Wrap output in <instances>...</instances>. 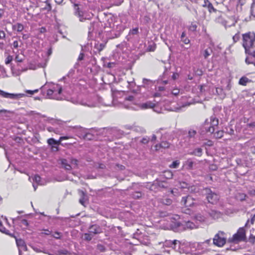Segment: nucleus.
I'll list each match as a JSON object with an SVG mask.
<instances>
[{
  "label": "nucleus",
  "instance_id": "ea45409f",
  "mask_svg": "<svg viewBox=\"0 0 255 255\" xmlns=\"http://www.w3.org/2000/svg\"><path fill=\"white\" fill-rule=\"evenodd\" d=\"M142 196V194L140 192H135L133 194V197L135 199L140 198Z\"/></svg>",
  "mask_w": 255,
  "mask_h": 255
},
{
  "label": "nucleus",
  "instance_id": "49530a36",
  "mask_svg": "<svg viewBox=\"0 0 255 255\" xmlns=\"http://www.w3.org/2000/svg\"><path fill=\"white\" fill-rule=\"evenodd\" d=\"M6 230V229L2 225L1 221H0V231L3 233H5Z\"/></svg>",
  "mask_w": 255,
  "mask_h": 255
},
{
  "label": "nucleus",
  "instance_id": "58836bf2",
  "mask_svg": "<svg viewBox=\"0 0 255 255\" xmlns=\"http://www.w3.org/2000/svg\"><path fill=\"white\" fill-rule=\"evenodd\" d=\"M33 181L36 182L38 184H40V177L38 175H35L33 178H32Z\"/></svg>",
  "mask_w": 255,
  "mask_h": 255
},
{
  "label": "nucleus",
  "instance_id": "69168bd1",
  "mask_svg": "<svg viewBox=\"0 0 255 255\" xmlns=\"http://www.w3.org/2000/svg\"><path fill=\"white\" fill-rule=\"evenodd\" d=\"M10 113V112L7 111L6 110H0V113Z\"/></svg>",
  "mask_w": 255,
  "mask_h": 255
},
{
  "label": "nucleus",
  "instance_id": "a19ab883",
  "mask_svg": "<svg viewBox=\"0 0 255 255\" xmlns=\"http://www.w3.org/2000/svg\"><path fill=\"white\" fill-rule=\"evenodd\" d=\"M68 253V251L66 250H61L59 251L56 255H67Z\"/></svg>",
  "mask_w": 255,
  "mask_h": 255
},
{
  "label": "nucleus",
  "instance_id": "bf43d9fd",
  "mask_svg": "<svg viewBox=\"0 0 255 255\" xmlns=\"http://www.w3.org/2000/svg\"><path fill=\"white\" fill-rule=\"evenodd\" d=\"M13 46L14 48H16L18 47V43L17 41H14L13 43Z\"/></svg>",
  "mask_w": 255,
  "mask_h": 255
},
{
  "label": "nucleus",
  "instance_id": "b1692460",
  "mask_svg": "<svg viewBox=\"0 0 255 255\" xmlns=\"http://www.w3.org/2000/svg\"><path fill=\"white\" fill-rule=\"evenodd\" d=\"M19 225L21 227L24 229H26L28 226V223L27 220L25 219H22L19 223Z\"/></svg>",
  "mask_w": 255,
  "mask_h": 255
},
{
  "label": "nucleus",
  "instance_id": "c756f323",
  "mask_svg": "<svg viewBox=\"0 0 255 255\" xmlns=\"http://www.w3.org/2000/svg\"><path fill=\"white\" fill-rule=\"evenodd\" d=\"M202 149L198 148L196 149L191 154H194L197 156H201L202 153Z\"/></svg>",
  "mask_w": 255,
  "mask_h": 255
},
{
  "label": "nucleus",
  "instance_id": "5fc2aeb1",
  "mask_svg": "<svg viewBox=\"0 0 255 255\" xmlns=\"http://www.w3.org/2000/svg\"><path fill=\"white\" fill-rule=\"evenodd\" d=\"M70 137L69 136H61L60 137L59 140L60 141V143L61 142V141L64 139H68L69 138H70Z\"/></svg>",
  "mask_w": 255,
  "mask_h": 255
},
{
  "label": "nucleus",
  "instance_id": "f3484780",
  "mask_svg": "<svg viewBox=\"0 0 255 255\" xmlns=\"http://www.w3.org/2000/svg\"><path fill=\"white\" fill-rule=\"evenodd\" d=\"M210 215L214 219H217L221 216V213L215 210H211L209 213Z\"/></svg>",
  "mask_w": 255,
  "mask_h": 255
},
{
  "label": "nucleus",
  "instance_id": "6ab92c4d",
  "mask_svg": "<svg viewBox=\"0 0 255 255\" xmlns=\"http://www.w3.org/2000/svg\"><path fill=\"white\" fill-rule=\"evenodd\" d=\"M47 143L49 145L53 146L54 145H58L60 144L59 140H56L53 138H49L47 140Z\"/></svg>",
  "mask_w": 255,
  "mask_h": 255
},
{
  "label": "nucleus",
  "instance_id": "9d476101",
  "mask_svg": "<svg viewBox=\"0 0 255 255\" xmlns=\"http://www.w3.org/2000/svg\"><path fill=\"white\" fill-rule=\"evenodd\" d=\"M78 193H79V196L80 197V198L79 199V203L81 205H82L83 206H85V203L88 200L87 196L86 193H85L82 190H78Z\"/></svg>",
  "mask_w": 255,
  "mask_h": 255
},
{
  "label": "nucleus",
  "instance_id": "ddd939ff",
  "mask_svg": "<svg viewBox=\"0 0 255 255\" xmlns=\"http://www.w3.org/2000/svg\"><path fill=\"white\" fill-rule=\"evenodd\" d=\"M169 147V143L166 141H163L161 142L160 144H156L155 146V148L156 150H159L161 148H167Z\"/></svg>",
  "mask_w": 255,
  "mask_h": 255
},
{
  "label": "nucleus",
  "instance_id": "f257e3e1",
  "mask_svg": "<svg viewBox=\"0 0 255 255\" xmlns=\"http://www.w3.org/2000/svg\"><path fill=\"white\" fill-rule=\"evenodd\" d=\"M242 45L245 49V52L252 54L255 50V33L248 32L242 35Z\"/></svg>",
  "mask_w": 255,
  "mask_h": 255
},
{
  "label": "nucleus",
  "instance_id": "79ce46f5",
  "mask_svg": "<svg viewBox=\"0 0 255 255\" xmlns=\"http://www.w3.org/2000/svg\"><path fill=\"white\" fill-rule=\"evenodd\" d=\"M71 163L72 166H74V167H75L78 164V160L75 159H72L71 161Z\"/></svg>",
  "mask_w": 255,
  "mask_h": 255
},
{
  "label": "nucleus",
  "instance_id": "e2e57ef3",
  "mask_svg": "<svg viewBox=\"0 0 255 255\" xmlns=\"http://www.w3.org/2000/svg\"><path fill=\"white\" fill-rule=\"evenodd\" d=\"M42 234H44L45 235H49L50 234V231H49L48 230H44V232L42 233Z\"/></svg>",
  "mask_w": 255,
  "mask_h": 255
},
{
  "label": "nucleus",
  "instance_id": "dca6fc26",
  "mask_svg": "<svg viewBox=\"0 0 255 255\" xmlns=\"http://www.w3.org/2000/svg\"><path fill=\"white\" fill-rule=\"evenodd\" d=\"M61 164L62 166L66 170H69L72 168V166L68 163L66 159H62Z\"/></svg>",
  "mask_w": 255,
  "mask_h": 255
},
{
  "label": "nucleus",
  "instance_id": "20e7f679",
  "mask_svg": "<svg viewBox=\"0 0 255 255\" xmlns=\"http://www.w3.org/2000/svg\"><path fill=\"white\" fill-rule=\"evenodd\" d=\"M53 87L51 89H50L47 91V97L49 99L59 100V98L56 96V94H54L55 92L57 90L58 94H60L62 91V88L61 86L58 85H56V86L54 84H51Z\"/></svg>",
  "mask_w": 255,
  "mask_h": 255
},
{
  "label": "nucleus",
  "instance_id": "c03bdc74",
  "mask_svg": "<svg viewBox=\"0 0 255 255\" xmlns=\"http://www.w3.org/2000/svg\"><path fill=\"white\" fill-rule=\"evenodd\" d=\"M97 248L101 252H104L105 250V247L102 245H98Z\"/></svg>",
  "mask_w": 255,
  "mask_h": 255
},
{
  "label": "nucleus",
  "instance_id": "1a4fd4ad",
  "mask_svg": "<svg viewBox=\"0 0 255 255\" xmlns=\"http://www.w3.org/2000/svg\"><path fill=\"white\" fill-rule=\"evenodd\" d=\"M181 202L186 207H190L194 204L192 198L189 196L183 197Z\"/></svg>",
  "mask_w": 255,
  "mask_h": 255
},
{
  "label": "nucleus",
  "instance_id": "72a5a7b5",
  "mask_svg": "<svg viewBox=\"0 0 255 255\" xmlns=\"http://www.w3.org/2000/svg\"><path fill=\"white\" fill-rule=\"evenodd\" d=\"M196 218L197 220L200 222H203L205 221V217L200 214H198L196 216Z\"/></svg>",
  "mask_w": 255,
  "mask_h": 255
},
{
  "label": "nucleus",
  "instance_id": "aec40b11",
  "mask_svg": "<svg viewBox=\"0 0 255 255\" xmlns=\"http://www.w3.org/2000/svg\"><path fill=\"white\" fill-rule=\"evenodd\" d=\"M184 226L186 229L191 230L196 228L195 225L194 223L189 221L186 222Z\"/></svg>",
  "mask_w": 255,
  "mask_h": 255
},
{
  "label": "nucleus",
  "instance_id": "6e6d98bb",
  "mask_svg": "<svg viewBox=\"0 0 255 255\" xmlns=\"http://www.w3.org/2000/svg\"><path fill=\"white\" fill-rule=\"evenodd\" d=\"M5 37V33L3 31H0V38L3 39Z\"/></svg>",
  "mask_w": 255,
  "mask_h": 255
},
{
  "label": "nucleus",
  "instance_id": "f8f14e48",
  "mask_svg": "<svg viewBox=\"0 0 255 255\" xmlns=\"http://www.w3.org/2000/svg\"><path fill=\"white\" fill-rule=\"evenodd\" d=\"M89 232L94 235L99 234L101 232L100 228L97 225H92L89 228Z\"/></svg>",
  "mask_w": 255,
  "mask_h": 255
},
{
  "label": "nucleus",
  "instance_id": "4be33fe9",
  "mask_svg": "<svg viewBox=\"0 0 255 255\" xmlns=\"http://www.w3.org/2000/svg\"><path fill=\"white\" fill-rule=\"evenodd\" d=\"M13 29L16 30L18 32H21L23 30L24 27L23 25L20 23H17L13 26Z\"/></svg>",
  "mask_w": 255,
  "mask_h": 255
},
{
  "label": "nucleus",
  "instance_id": "9b49d317",
  "mask_svg": "<svg viewBox=\"0 0 255 255\" xmlns=\"http://www.w3.org/2000/svg\"><path fill=\"white\" fill-rule=\"evenodd\" d=\"M165 182L163 181H155L154 183L151 185L150 189L151 190H155L156 187L160 188H165Z\"/></svg>",
  "mask_w": 255,
  "mask_h": 255
},
{
  "label": "nucleus",
  "instance_id": "680f3d73",
  "mask_svg": "<svg viewBox=\"0 0 255 255\" xmlns=\"http://www.w3.org/2000/svg\"><path fill=\"white\" fill-rule=\"evenodd\" d=\"M47 130L49 132H55V129L53 128H51V127L48 128Z\"/></svg>",
  "mask_w": 255,
  "mask_h": 255
},
{
  "label": "nucleus",
  "instance_id": "a211bd4d",
  "mask_svg": "<svg viewBox=\"0 0 255 255\" xmlns=\"http://www.w3.org/2000/svg\"><path fill=\"white\" fill-rule=\"evenodd\" d=\"M76 15L79 17V20L81 22H83L85 20L87 19L86 17H84L83 12L78 10L76 12Z\"/></svg>",
  "mask_w": 255,
  "mask_h": 255
},
{
  "label": "nucleus",
  "instance_id": "052dcab7",
  "mask_svg": "<svg viewBox=\"0 0 255 255\" xmlns=\"http://www.w3.org/2000/svg\"><path fill=\"white\" fill-rule=\"evenodd\" d=\"M105 45L104 44H100V47L98 48V49L99 51H101L104 48Z\"/></svg>",
  "mask_w": 255,
  "mask_h": 255
},
{
  "label": "nucleus",
  "instance_id": "2f4dec72",
  "mask_svg": "<svg viewBox=\"0 0 255 255\" xmlns=\"http://www.w3.org/2000/svg\"><path fill=\"white\" fill-rule=\"evenodd\" d=\"M248 241L252 244H254L255 243V236L251 234L250 236Z\"/></svg>",
  "mask_w": 255,
  "mask_h": 255
},
{
  "label": "nucleus",
  "instance_id": "c9c22d12",
  "mask_svg": "<svg viewBox=\"0 0 255 255\" xmlns=\"http://www.w3.org/2000/svg\"><path fill=\"white\" fill-rule=\"evenodd\" d=\"M240 37L239 34H236L235 35H234L233 37L234 43H236L240 39Z\"/></svg>",
  "mask_w": 255,
  "mask_h": 255
},
{
  "label": "nucleus",
  "instance_id": "7ed1b4c3",
  "mask_svg": "<svg viewBox=\"0 0 255 255\" xmlns=\"http://www.w3.org/2000/svg\"><path fill=\"white\" fill-rule=\"evenodd\" d=\"M218 124V119L214 116H212L209 119L206 120L204 126L208 132L213 133L215 131V127H217Z\"/></svg>",
  "mask_w": 255,
  "mask_h": 255
},
{
  "label": "nucleus",
  "instance_id": "e433bc0d",
  "mask_svg": "<svg viewBox=\"0 0 255 255\" xmlns=\"http://www.w3.org/2000/svg\"><path fill=\"white\" fill-rule=\"evenodd\" d=\"M13 59V57L12 56H10V55H8L6 58V60H5V64H9L12 60Z\"/></svg>",
  "mask_w": 255,
  "mask_h": 255
},
{
  "label": "nucleus",
  "instance_id": "39448f33",
  "mask_svg": "<svg viewBox=\"0 0 255 255\" xmlns=\"http://www.w3.org/2000/svg\"><path fill=\"white\" fill-rule=\"evenodd\" d=\"M226 242V239L224 237V233L223 232H219L213 239L214 244L219 247H223Z\"/></svg>",
  "mask_w": 255,
  "mask_h": 255
},
{
  "label": "nucleus",
  "instance_id": "4c0bfd02",
  "mask_svg": "<svg viewBox=\"0 0 255 255\" xmlns=\"http://www.w3.org/2000/svg\"><path fill=\"white\" fill-rule=\"evenodd\" d=\"M15 61L18 62H21L23 60V56H20L19 55H17L15 58Z\"/></svg>",
  "mask_w": 255,
  "mask_h": 255
},
{
  "label": "nucleus",
  "instance_id": "13d9d810",
  "mask_svg": "<svg viewBox=\"0 0 255 255\" xmlns=\"http://www.w3.org/2000/svg\"><path fill=\"white\" fill-rule=\"evenodd\" d=\"M52 236L56 238V239H60V234L59 233H55L54 235H52Z\"/></svg>",
  "mask_w": 255,
  "mask_h": 255
},
{
  "label": "nucleus",
  "instance_id": "a878e982",
  "mask_svg": "<svg viewBox=\"0 0 255 255\" xmlns=\"http://www.w3.org/2000/svg\"><path fill=\"white\" fill-rule=\"evenodd\" d=\"M223 134H224L223 131L219 130V131H217L216 133H215L214 136L217 138H220L223 136Z\"/></svg>",
  "mask_w": 255,
  "mask_h": 255
},
{
  "label": "nucleus",
  "instance_id": "423d86ee",
  "mask_svg": "<svg viewBox=\"0 0 255 255\" xmlns=\"http://www.w3.org/2000/svg\"><path fill=\"white\" fill-rule=\"evenodd\" d=\"M206 198L209 203L212 204L216 203L219 199V196L216 193L212 192L209 188L204 189Z\"/></svg>",
  "mask_w": 255,
  "mask_h": 255
},
{
  "label": "nucleus",
  "instance_id": "338daca9",
  "mask_svg": "<svg viewBox=\"0 0 255 255\" xmlns=\"http://www.w3.org/2000/svg\"><path fill=\"white\" fill-rule=\"evenodd\" d=\"M255 218V215L254 216V217L252 218V219L251 220V222L252 224H254Z\"/></svg>",
  "mask_w": 255,
  "mask_h": 255
},
{
  "label": "nucleus",
  "instance_id": "0e129e2a",
  "mask_svg": "<svg viewBox=\"0 0 255 255\" xmlns=\"http://www.w3.org/2000/svg\"><path fill=\"white\" fill-rule=\"evenodd\" d=\"M177 243H180V242L179 241H178V240H174L172 242V244L174 245H176Z\"/></svg>",
  "mask_w": 255,
  "mask_h": 255
},
{
  "label": "nucleus",
  "instance_id": "a18cd8bd",
  "mask_svg": "<svg viewBox=\"0 0 255 255\" xmlns=\"http://www.w3.org/2000/svg\"><path fill=\"white\" fill-rule=\"evenodd\" d=\"M138 33V28H135L132 29L129 32L130 34H136Z\"/></svg>",
  "mask_w": 255,
  "mask_h": 255
},
{
  "label": "nucleus",
  "instance_id": "de8ad7c7",
  "mask_svg": "<svg viewBox=\"0 0 255 255\" xmlns=\"http://www.w3.org/2000/svg\"><path fill=\"white\" fill-rule=\"evenodd\" d=\"M179 93V90L178 89H174L172 91V94L175 96L178 95Z\"/></svg>",
  "mask_w": 255,
  "mask_h": 255
},
{
  "label": "nucleus",
  "instance_id": "864d4df0",
  "mask_svg": "<svg viewBox=\"0 0 255 255\" xmlns=\"http://www.w3.org/2000/svg\"><path fill=\"white\" fill-rule=\"evenodd\" d=\"M84 54L83 53H81L79 55L78 60V61L82 60L84 58Z\"/></svg>",
  "mask_w": 255,
  "mask_h": 255
},
{
  "label": "nucleus",
  "instance_id": "6e6552de",
  "mask_svg": "<svg viewBox=\"0 0 255 255\" xmlns=\"http://www.w3.org/2000/svg\"><path fill=\"white\" fill-rule=\"evenodd\" d=\"M16 243L19 249V255H21L22 251H26L27 250V247L24 241L21 239H16Z\"/></svg>",
  "mask_w": 255,
  "mask_h": 255
},
{
  "label": "nucleus",
  "instance_id": "7c9ffc66",
  "mask_svg": "<svg viewBox=\"0 0 255 255\" xmlns=\"http://www.w3.org/2000/svg\"><path fill=\"white\" fill-rule=\"evenodd\" d=\"M186 164L187 166V168L189 170H190V169H192V168H193V162L190 160H188L186 162Z\"/></svg>",
  "mask_w": 255,
  "mask_h": 255
},
{
  "label": "nucleus",
  "instance_id": "8fccbe9b",
  "mask_svg": "<svg viewBox=\"0 0 255 255\" xmlns=\"http://www.w3.org/2000/svg\"><path fill=\"white\" fill-rule=\"evenodd\" d=\"M181 188H185L187 187V184L185 182L179 183Z\"/></svg>",
  "mask_w": 255,
  "mask_h": 255
},
{
  "label": "nucleus",
  "instance_id": "c85d7f7f",
  "mask_svg": "<svg viewBox=\"0 0 255 255\" xmlns=\"http://www.w3.org/2000/svg\"><path fill=\"white\" fill-rule=\"evenodd\" d=\"M164 176L166 178L170 179L172 177L173 174L171 171H167L164 172Z\"/></svg>",
  "mask_w": 255,
  "mask_h": 255
},
{
  "label": "nucleus",
  "instance_id": "f704fd0d",
  "mask_svg": "<svg viewBox=\"0 0 255 255\" xmlns=\"http://www.w3.org/2000/svg\"><path fill=\"white\" fill-rule=\"evenodd\" d=\"M251 14L255 17V2H253L251 6Z\"/></svg>",
  "mask_w": 255,
  "mask_h": 255
},
{
  "label": "nucleus",
  "instance_id": "2eb2a0df",
  "mask_svg": "<svg viewBox=\"0 0 255 255\" xmlns=\"http://www.w3.org/2000/svg\"><path fill=\"white\" fill-rule=\"evenodd\" d=\"M212 53V49L210 47L206 49L205 50L201 52V54L203 55L204 58L205 59H207L208 58V57L211 55Z\"/></svg>",
  "mask_w": 255,
  "mask_h": 255
},
{
  "label": "nucleus",
  "instance_id": "3c124183",
  "mask_svg": "<svg viewBox=\"0 0 255 255\" xmlns=\"http://www.w3.org/2000/svg\"><path fill=\"white\" fill-rule=\"evenodd\" d=\"M189 105H190L189 103L186 104L185 105H183L181 107L177 108L174 111L176 112H178L179 110H181L182 107H185L186 106H189Z\"/></svg>",
  "mask_w": 255,
  "mask_h": 255
},
{
  "label": "nucleus",
  "instance_id": "412c9836",
  "mask_svg": "<svg viewBox=\"0 0 255 255\" xmlns=\"http://www.w3.org/2000/svg\"><path fill=\"white\" fill-rule=\"evenodd\" d=\"M250 81L251 80H250L248 78L243 77L240 79L239 84L241 85L245 86L248 83L250 82Z\"/></svg>",
  "mask_w": 255,
  "mask_h": 255
},
{
  "label": "nucleus",
  "instance_id": "774afa93",
  "mask_svg": "<svg viewBox=\"0 0 255 255\" xmlns=\"http://www.w3.org/2000/svg\"><path fill=\"white\" fill-rule=\"evenodd\" d=\"M231 88V86L230 84L229 83L228 85H227V87H226V89L228 90H230Z\"/></svg>",
  "mask_w": 255,
  "mask_h": 255
},
{
  "label": "nucleus",
  "instance_id": "4468645a",
  "mask_svg": "<svg viewBox=\"0 0 255 255\" xmlns=\"http://www.w3.org/2000/svg\"><path fill=\"white\" fill-rule=\"evenodd\" d=\"M155 105L151 102H147L140 105V107L142 109H146L149 108H153Z\"/></svg>",
  "mask_w": 255,
  "mask_h": 255
},
{
  "label": "nucleus",
  "instance_id": "4d7b16f0",
  "mask_svg": "<svg viewBox=\"0 0 255 255\" xmlns=\"http://www.w3.org/2000/svg\"><path fill=\"white\" fill-rule=\"evenodd\" d=\"M196 28L197 26L196 24H192L190 27V29L194 31L196 30Z\"/></svg>",
  "mask_w": 255,
  "mask_h": 255
},
{
  "label": "nucleus",
  "instance_id": "09e8293b",
  "mask_svg": "<svg viewBox=\"0 0 255 255\" xmlns=\"http://www.w3.org/2000/svg\"><path fill=\"white\" fill-rule=\"evenodd\" d=\"M38 92V89H36V90H26V93H28V94H30L31 95H32L34 93H37Z\"/></svg>",
  "mask_w": 255,
  "mask_h": 255
},
{
  "label": "nucleus",
  "instance_id": "0eeeda50",
  "mask_svg": "<svg viewBox=\"0 0 255 255\" xmlns=\"http://www.w3.org/2000/svg\"><path fill=\"white\" fill-rule=\"evenodd\" d=\"M24 96V94H12L0 90V96L4 98L17 100Z\"/></svg>",
  "mask_w": 255,
  "mask_h": 255
},
{
  "label": "nucleus",
  "instance_id": "37998d69",
  "mask_svg": "<svg viewBox=\"0 0 255 255\" xmlns=\"http://www.w3.org/2000/svg\"><path fill=\"white\" fill-rule=\"evenodd\" d=\"M196 133V132L194 130H189V133H189V136L190 137H193V136H194L195 135Z\"/></svg>",
  "mask_w": 255,
  "mask_h": 255
},
{
  "label": "nucleus",
  "instance_id": "473e14b6",
  "mask_svg": "<svg viewBox=\"0 0 255 255\" xmlns=\"http://www.w3.org/2000/svg\"><path fill=\"white\" fill-rule=\"evenodd\" d=\"M162 202L164 204L169 205L172 203V200L170 199L166 198V199H162Z\"/></svg>",
  "mask_w": 255,
  "mask_h": 255
},
{
  "label": "nucleus",
  "instance_id": "cd10ccee",
  "mask_svg": "<svg viewBox=\"0 0 255 255\" xmlns=\"http://www.w3.org/2000/svg\"><path fill=\"white\" fill-rule=\"evenodd\" d=\"M180 164V162L178 160H176L173 161L172 163L170 165L169 167L172 168H176L178 167Z\"/></svg>",
  "mask_w": 255,
  "mask_h": 255
},
{
  "label": "nucleus",
  "instance_id": "603ef678",
  "mask_svg": "<svg viewBox=\"0 0 255 255\" xmlns=\"http://www.w3.org/2000/svg\"><path fill=\"white\" fill-rule=\"evenodd\" d=\"M149 141V138H147V137H144L142 138V140H141V142L143 143H147Z\"/></svg>",
  "mask_w": 255,
  "mask_h": 255
},
{
  "label": "nucleus",
  "instance_id": "393cba45",
  "mask_svg": "<svg viewBox=\"0 0 255 255\" xmlns=\"http://www.w3.org/2000/svg\"><path fill=\"white\" fill-rule=\"evenodd\" d=\"M216 92L219 95H220L222 98H224L225 97V94L224 93L223 89L222 88H217Z\"/></svg>",
  "mask_w": 255,
  "mask_h": 255
},
{
  "label": "nucleus",
  "instance_id": "5701e85b",
  "mask_svg": "<svg viewBox=\"0 0 255 255\" xmlns=\"http://www.w3.org/2000/svg\"><path fill=\"white\" fill-rule=\"evenodd\" d=\"M181 41L185 44H187L190 42L189 39L186 37V33L185 32H183L181 36Z\"/></svg>",
  "mask_w": 255,
  "mask_h": 255
},
{
  "label": "nucleus",
  "instance_id": "bb28decb",
  "mask_svg": "<svg viewBox=\"0 0 255 255\" xmlns=\"http://www.w3.org/2000/svg\"><path fill=\"white\" fill-rule=\"evenodd\" d=\"M83 238L86 241H91L93 238V236L91 234L85 233L83 235Z\"/></svg>",
  "mask_w": 255,
  "mask_h": 255
},
{
  "label": "nucleus",
  "instance_id": "f03ea898",
  "mask_svg": "<svg viewBox=\"0 0 255 255\" xmlns=\"http://www.w3.org/2000/svg\"><path fill=\"white\" fill-rule=\"evenodd\" d=\"M243 241H246V231L244 228H239L237 232L229 239V242L236 244Z\"/></svg>",
  "mask_w": 255,
  "mask_h": 255
}]
</instances>
